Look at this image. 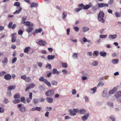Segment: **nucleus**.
<instances>
[{"instance_id": "obj_16", "label": "nucleus", "mask_w": 121, "mask_h": 121, "mask_svg": "<svg viewBox=\"0 0 121 121\" xmlns=\"http://www.w3.org/2000/svg\"><path fill=\"white\" fill-rule=\"evenodd\" d=\"M16 87V86H8V90L10 91L12 90H14Z\"/></svg>"}, {"instance_id": "obj_35", "label": "nucleus", "mask_w": 121, "mask_h": 121, "mask_svg": "<svg viewBox=\"0 0 121 121\" xmlns=\"http://www.w3.org/2000/svg\"><path fill=\"white\" fill-rule=\"evenodd\" d=\"M14 98L15 99H18L20 97V95L19 93H17L14 96Z\"/></svg>"}, {"instance_id": "obj_28", "label": "nucleus", "mask_w": 121, "mask_h": 121, "mask_svg": "<svg viewBox=\"0 0 121 121\" xmlns=\"http://www.w3.org/2000/svg\"><path fill=\"white\" fill-rule=\"evenodd\" d=\"M47 79H45L44 77L43 76L41 77L39 79V80L40 81L42 82H45L46 80Z\"/></svg>"}, {"instance_id": "obj_22", "label": "nucleus", "mask_w": 121, "mask_h": 121, "mask_svg": "<svg viewBox=\"0 0 121 121\" xmlns=\"http://www.w3.org/2000/svg\"><path fill=\"white\" fill-rule=\"evenodd\" d=\"M107 54V53L106 52H100V56L103 57H105Z\"/></svg>"}, {"instance_id": "obj_4", "label": "nucleus", "mask_w": 121, "mask_h": 121, "mask_svg": "<svg viewBox=\"0 0 121 121\" xmlns=\"http://www.w3.org/2000/svg\"><path fill=\"white\" fill-rule=\"evenodd\" d=\"M86 112V110L83 108L81 109L80 110L76 108V113H78L80 114H84Z\"/></svg>"}, {"instance_id": "obj_19", "label": "nucleus", "mask_w": 121, "mask_h": 121, "mask_svg": "<svg viewBox=\"0 0 121 121\" xmlns=\"http://www.w3.org/2000/svg\"><path fill=\"white\" fill-rule=\"evenodd\" d=\"M115 96L117 98L121 97V91H119L115 94Z\"/></svg>"}, {"instance_id": "obj_36", "label": "nucleus", "mask_w": 121, "mask_h": 121, "mask_svg": "<svg viewBox=\"0 0 121 121\" xmlns=\"http://www.w3.org/2000/svg\"><path fill=\"white\" fill-rule=\"evenodd\" d=\"M91 64L93 66H96L98 65V63L97 61H95Z\"/></svg>"}, {"instance_id": "obj_49", "label": "nucleus", "mask_w": 121, "mask_h": 121, "mask_svg": "<svg viewBox=\"0 0 121 121\" xmlns=\"http://www.w3.org/2000/svg\"><path fill=\"white\" fill-rule=\"evenodd\" d=\"M13 24L12 22H10L8 26V27L9 28H11L12 27V26Z\"/></svg>"}, {"instance_id": "obj_42", "label": "nucleus", "mask_w": 121, "mask_h": 121, "mask_svg": "<svg viewBox=\"0 0 121 121\" xmlns=\"http://www.w3.org/2000/svg\"><path fill=\"white\" fill-rule=\"evenodd\" d=\"M107 36V35H100L99 36V37L100 39L102 38H105Z\"/></svg>"}, {"instance_id": "obj_45", "label": "nucleus", "mask_w": 121, "mask_h": 121, "mask_svg": "<svg viewBox=\"0 0 121 121\" xmlns=\"http://www.w3.org/2000/svg\"><path fill=\"white\" fill-rule=\"evenodd\" d=\"M118 62V60H117L114 59L112 60V62L114 64H117Z\"/></svg>"}, {"instance_id": "obj_62", "label": "nucleus", "mask_w": 121, "mask_h": 121, "mask_svg": "<svg viewBox=\"0 0 121 121\" xmlns=\"http://www.w3.org/2000/svg\"><path fill=\"white\" fill-rule=\"evenodd\" d=\"M113 1L114 0H110L108 2V3L110 4H111L113 3Z\"/></svg>"}, {"instance_id": "obj_56", "label": "nucleus", "mask_w": 121, "mask_h": 121, "mask_svg": "<svg viewBox=\"0 0 121 121\" xmlns=\"http://www.w3.org/2000/svg\"><path fill=\"white\" fill-rule=\"evenodd\" d=\"M38 99H34V102L35 104H37L38 103Z\"/></svg>"}, {"instance_id": "obj_14", "label": "nucleus", "mask_w": 121, "mask_h": 121, "mask_svg": "<svg viewBox=\"0 0 121 121\" xmlns=\"http://www.w3.org/2000/svg\"><path fill=\"white\" fill-rule=\"evenodd\" d=\"M19 110L21 112H24L26 111V109L25 107L22 106L19 108Z\"/></svg>"}, {"instance_id": "obj_59", "label": "nucleus", "mask_w": 121, "mask_h": 121, "mask_svg": "<svg viewBox=\"0 0 121 121\" xmlns=\"http://www.w3.org/2000/svg\"><path fill=\"white\" fill-rule=\"evenodd\" d=\"M94 53L96 56H97L99 54L98 52L97 51H94Z\"/></svg>"}, {"instance_id": "obj_30", "label": "nucleus", "mask_w": 121, "mask_h": 121, "mask_svg": "<svg viewBox=\"0 0 121 121\" xmlns=\"http://www.w3.org/2000/svg\"><path fill=\"white\" fill-rule=\"evenodd\" d=\"M89 30V28L87 27H84L82 28V30L84 32H87Z\"/></svg>"}, {"instance_id": "obj_1", "label": "nucleus", "mask_w": 121, "mask_h": 121, "mask_svg": "<svg viewBox=\"0 0 121 121\" xmlns=\"http://www.w3.org/2000/svg\"><path fill=\"white\" fill-rule=\"evenodd\" d=\"M104 13L102 11H100L98 14V19L99 21L103 23L105 22V20L104 19Z\"/></svg>"}, {"instance_id": "obj_48", "label": "nucleus", "mask_w": 121, "mask_h": 121, "mask_svg": "<svg viewBox=\"0 0 121 121\" xmlns=\"http://www.w3.org/2000/svg\"><path fill=\"white\" fill-rule=\"evenodd\" d=\"M25 80L27 82H30L31 80L30 78L29 77H26Z\"/></svg>"}, {"instance_id": "obj_31", "label": "nucleus", "mask_w": 121, "mask_h": 121, "mask_svg": "<svg viewBox=\"0 0 121 121\" xmlns=\"http://www.w3.org/2000/svg\"><path fill=\"white\" fill-rule=\"evenodd\" d=\"M67 13L65 11L63 12L62 15V18L63 19H65L66 17Z\"/></svg>"}, {"instance_id": "obj_15", "label": "nucleus", "mask_w": 121, "mask_h": 121, "mask_svg": "<svg viewBox=\"0 0 121 121\" xmlns=\"http://www.w3.org/2000/svg\"><path fill=\"white\" fill-rule=\"evenodd\" d=\"M22 9V8L20 7H19L18 8V9L16 10L15 12L13 13V14H18L21 11Z\"/></svg>"}, {"instance_id": "obj_47", "label": "nucleus", "mask_w": 121, "mask_h": 121, "mask_svg": "<svg viewBox=\"0 0 121 121\" xmlns=\"http://www.w3.org/2000/svg\"><path fill=\"white\" fill-rule=\"evenodd\" d=\"M115 14L116 16L117 17H120V14L119 13L116 12L115 13Z\"/></svg>"}, {"instance_id": "obj_34", "label": "nucleus", "mask_w": 121, "mask_h": 121, "mask_svg": "<svg viewBox=\"0 0 121 121\" xmlns=\"http://www.w3.org/2000/svg\"><path fill=\"white\" fill-rule=\"evenodd\" d=\"M35 84L34 83H31L30 84H28V87L30 88H32L35 87Z\"/></svg>"}, {"instance_id": "obj_12", "label": "nucleus", "mask_w": 121, "mask_h": 121, "mask_svg": "<svg viewBox=\"0 0 121 121\" xmlns=\"http://www.w3.org/2000/svg\"><path fill=\"white\" fill-rule=\"evenodd\" d=\"M16 33H15L12 34L11 35V36L12 37V43H14L16 41V36H15L16 35Z\"/></svg>"}, {"instance_id": "obj_29", "label": "nucleus", "mask_w": 121, "mask_h": 121, "mask_svg": "<svg viewBox=\"0 0 121 121\" xmlns=\"http://www.w3.org/2000/svg\"><path fill=\"white\" fill-rule=\"evenodd\" d=\"M44 82L48 87H50L51 86V83L50 82L48 81L47 79Z\"/></svg>"}, {"instance_id": "obj_6", "label": "nucleus", "mask_w": 121, "mask_h": 121, "mask_svg": "<svg viewBox=\"0 0 121 121\" xmlns=\"http://www.w3.org/2000/svg\"><path fill=\"white\" fill-rule=\"evenodd\" d=\"M98 7L99 8H101L104 7H108L109 5L108 4L103 3H98Z\"/></svg>"}, {"instance_id": "obj_57", "label": "nucleus", "mask_w": 121, "mask_h": 121, "mask_svg": "<svg viewBox=\"0 0 121 121\" xmlns=\"http://www.w3.org/2000/svg\"><path fill=\"white\" fill-rule=\"evenodd\" d=\"M39 100L41 102H43L45 100V99L44 98H41L39 99Z\"/></svg>"}, {"instance_id": "obj_51", "label": "nucleus", "mask_w": 121, "mask_h": 121, "mask_svg": "<svg viewBox=\"0 0 121 121\" xmlns=\"http://www.w3.org/2000/svg\"><path fill=\"white\" fill-rule=\"evenodd\" d=\"M26 77V76L25 75H22L21 77V78L23 80H25Z\"/></svg>"}, {"instance_id": "obj_61", "label": "nucleus", "mask_w": 121, "mask_h": 121, "mask_svg": "<svg viewBox=\"0 0 121 121\" xmlns=\"http://www.w3.org/2000/svg\"><path fill=\"white\" fill-rule=\"evenodd\" d=\"M23 33V31L21 30H20L18 31V34L19 35H22Z\"/></svg>"}, {"instance_id": "obj_23", "label": "nucleus", "mask_w": 121, "mask_h": 121, "mask_svg": "<svg viewBox=\"0 0 121 121\" xmlns=\"http://www.w3.org/2000/svg\"><path fill=\"white\" fill-rule=\"evenodd\" d=\"M55 57V56L54 55H48V60H50L53 59Z\"/></svg>"}, {"instance_id": "obj_18", "label": "nucleus", "mask_w": 121, "mask_h": 121, "mask_svg": "<svg viewBox=\"0 0 121 121\" xmlns=\"http://www.w3.org/2000/svg\"><path fill=\"white\" fill-rule=\"evenodd\" d=\"M38 4H37L34 2L31 3L30 7L31 8H32L33 7H36L38 6Z\"/></svg>"}, {"instance_id": "obj_26", "label": "nucleus", "mask_w": 121, "mask_h": 121, "mask_svg": "<svg viewBox=\"0 0 121 121\" xmlns=\"http://www.w3.org/2000/svg\"><path fill=\"white\" fill-rule=\"evenodd\" d=\"M59 72L57 71L56 69H53L52 73L53 74H58L59 73Z\"/></svg>"}, {"instance_id": "obj_50", "label": "nucleus", "mask_w": 121, "mask_h": 121, "mask_svg": "<svg viewBox=\"0 0 121 121\" xmlns=\"http://www.w3.org/2000/svg\"><path fill=\"white\" fill-rule=\"evenodd\" d=\"M97 88L96 87H95L93 88H91V89L90 90L91 91H94V93L95 92H96V89Z\"/></svg>"}, {"instance_id": "obj_63", "label": "nucleus", "mask_w": 121, "mask_h": 121, "mask_svg": "<svg viewBox=\"0 0 121 121\" xmlns=\"http://www.w3.org/2000/svg\"><path fill=\"white\" fill-rule=\"evenodd\" d=\"M82 8L81 7H79L78 8L76 9V12H78L80 10L82 9Z\"/></svg>"}, {"instance_id": "obj_24", "label": "nucleus", "mask_w": 121, "mask_h": 121, "mask_svg": "<svg viewBox=\"0 0 121 121\" xmlns=\"http://www.w3.org/2000/svg\"><path fill=\"white\" fill-rule=\"evenodd\" d=\"M33 29V28L29 27L26 29V31L28 33H29L32 31Z\"/></svg>"}, {"instance_id": "obj_32", "label": "nucleus", "mask_w": 121, "mask_h": 121, "mask_svg": "<svg viewBox=\"0 0 121 121\" xmlns=\"http://www.w3.org/2000/svg\"><path fill=\"white\" fill-rule=\"evenodd\" d=\"M45 68L46 69H51L52 68L51 65L48 63L46 65Z\"/></svg>"}, {"instance_id": "obj_10", "label": "nucleus", "mask_w": 121, "mask_h": 121, "mask_svg": "<svg viewBox=\"0 0 121 121\" xmlns=\"http://www.w3.org/2000/svg\"><path fill=\"white\" fill-rule=\"evenodd\" d=\"M89 114L88 113L86 114L85 115L82 117L81 119L83 121H85L87 120L89 116Z\"/></svg>"}, {"instance_id": "obj_43", "label": "nucleus", "mask_w": 121, "mask_h": 121, "mask_svg": "<svg viewBox=\"0 0 121 121\" xmlns=\"http://www.w3.org/2000/svg\"><path fill=\"white\" fill-rule=\"evenodd\" d=\"M62 66L63 67L66 68L67 67V64L66 63L63 62L62 63Z\"/></svg>"}, {"instance_id": "obj_7", "label": "nucleus", "mask_w": 121, "mask_h": 121, "mask_svg": "<svg viewBox=\"0 0 121 121\" xmlns=\"http://www.w3.org/2000/svg\"><path fill=\"white\" fill-rule=\"evenodd\" d=\"M79 7H82L84 9H87L90 8V6L88 5H84L83 4H81L78 5Z\"/></svg>"}, {"instance_id": "obj_37", "label": "nucleus", "mask_w": 121, "mask_h": 121, "mask_svg": "<svg viewBox=\"0 0 121 121\" xmlns=\"http://www.w3.org/2000/svg\"><path fill=\"white\" fill-rule=\"evenodd\" d=\"M104 83L101 81H100L99 82L97 86V87L99 86H102L104 85Z\"/></svg>"}, {"instance_id": "obj_60", "label": "nucleus", "mask_w": 121, "mask_h": 121, "mask_svg": "<svg viewBox=\"0 0 121 121\" xmlns=\"http://www.w3.org/2000/svg\"><path fill=\"white\" fill-rule=\"evenodd\" d=\"M42 109V108L40 107H36V110L38 111H40Z\"/></svg>"}, {"instance_id": "obj_17", "label": "nucleus", "mask_w": 121, "mask_h": 121, "mask_svg": "<svg viewBox=\"0 0 121 121\" xmlns=\"http://www.w3.org/2000/svg\"><path fill=\"white\" fill-rule=\"evenodd\" d=\"M30 47H27L25 48L24 51V52L26 53H28L30 51Z\"/></svg>"}, {"instance_id": "obj_5", "label": "nucleus", "mask_w": 121, "mask_h": 121, "mask_svg": "<svg viewBox=\"0 0 121 121\" xmlns=\"http://www.w3.org/2000/svg\"><path fill=\"white\" fill-rule=\"evenodd\" d=\"M117 90V87H114L112 89L110 90L108 94L109 95L115 93Z\"/></svg>"}, {"instance_id": "obj_40", "label": "nucleus", "mask_w": 121, "mask_h": 121, "mask_svg": "<svg viewBox=\"0 0 121 121\" xmlns=\"http://www.w3.org/2000/svg\"><path fill=\"white\" fill-rule=\"evenodd\" d=\"M14 5L17 7H19L20 6V3L18 2H15L14 4Z\"/></svg>"}, {"instance_id": "obj_46", "label": "nucleus", "mask_w": 121, "mask_h": 121, "mask_svg": "<svg viewBox=\"0 0 121 121\" xmlns=\"http://www.w3.org/2000/svg\"><path fill=\"white\" fill-rule=\"evenodd\" d=\"M17 59L16 57L13 58L12 60V64L14 63L16 61Z\"/></svg>"}, {"instance_id": "obj_11", "label": "nucleus", "mask_w": 121, "mask_h": 121, "mask_svg": "<svg viewBox=\"0 0 121 121\" xmlns=\"http://www.w3.org/2000/svg\"><path fill=\"white\" fill-rule=\"evenodd\" d=\"M4 78L6 80H10L11 78V76L10 74H6L4 75Z\"/></svg>"}, {"instance_id": "obj_2", "label": "nucleus", "mask_w": 121, "mask_h": 121, "mask_svg": "<svg viewBox=\"0 0 121 121\" xmlns=\"http://www.w3.org/2000/svg\"><path fill=\"white\" fill-rule=\"evenodd\" d=\"M54 90H50L46 91L45 94V95L48 97H52L54 95Z\"/></svg>"}, {"instance_id": "obj_3", "label": "nucleus", "mask_w": 121, "mask_h": 121, "mask_svg": "<svg viewBox=\"0 0 121 121\" xmlns=\"http://www.w3.org/2000/svg\"><path fill=\"white\" fill-rule=\"evenodd\" d=\"M108 89L107 88H105L104 89L103 91L102 94V96L103 97H105L108 98L109 97L108 95H107Z\"/></svg>"}, {"instance_id": "obj_53", "label": "nucleus", "mask_w": 121, "mask_h": 121, "mask_svg": "<svg viewBox=\"0 0 121 121\" xmlns=\"http://www.w3.org/2000/svg\"><path fill=\"white\" fill-rule=\"evenodd\" d=\"M107 104L110 106H112L113 105V103L109 101L107 102Z\"/></svg>"}, {"instance_id": "obj_9", "label": "nucleus", "mask_w": 121, "mask_h": 121, "mask_svg": "<svg viewBox=\"0 0 121 121\" xmlns=\"http://www.w3.org/2000/svg\"><path fill=\"white\" fill-rule=\"evenodd\" d=\"M46 100L48 103L51 104L53 103V99L51 97H48L46 98Z\"/></svg>"}, {"instance_id": "obj_20", "label": "nucleus", "mask_w": 121, "mask_h": 121, "mask_svg": "<svg viewBox=\"0 0 121 121\" xmlns=\"http://www.w3.org/2000/svg\"><path fill=\"white\" fill-rule=\"evenodd\" d=\"M8 61L7 58L5 57L4 58L3 60L2 61V62L4 64H7L8 62Z\"/></svg>"}, {"instance_id": "obj_38", "label": "nucleus", "mask_w": 121, "mask_h": 121, "mask_svg": "<svg viewBox=\"0 0 121 121\" xmlns=\"http://www.w3.org/2000/svg\"><path fill=\"white\" fill-rule=\"evenodd\" d=\"M23 24L24 25L28 26H29L30 25V22L29 21L24 22Z\"/></svg>"}, {"instance_id": "obj_25", "label": "nucleus", "mask_w": 121, "mask_h": 121, "mask_svg": "<svg viewBox=\"0 0 121 121\" xmlns=\"http://www.w3.org/2000/svg\"><path fill=\"white\" fill-rule=\"evenodd\" d=\"M51 83L53 85L55 86H57L58 83L55 80H52L51 82Z\"/></svg>"}, {"instance_id": "obj_54", "label": "nucleus", "mask_w": 121, "mask_h": 121, "mask_svg": "<svg viewBox=\"0 0 121 121\" xmlns=\"http://www.w3.org/2000/svg\"><path fill=\"white\" fill-rule=\"evenodd\" d=\"M6 73V72L3 71L0 72V76H2Z\"/></svg>"}, {"instance_id": "obj_64", "label": "nucleus", "mask_w": 121, "mask_h": 121, "mask_svg": "<svg viewBox=\"0 0 121 121\" xmlns=\"http://www.w3.org/2000/svg\"><path fill=\"white\" fill-rule=\"evenodd\" d=\"M52 109V107H47L46 108V109L48 111H50Z\"/></svg>"}, {"instance_id": "obj_13", "label": "nucleus", "mask_w": 121, "mask_h": 121, "mask_svg": "<svg viewBox=\"0 0 121 121\" xmlns=\"http://www.w3.org/2000/svg\"><path fill=\"white\" fill-rule=\"evenodd\" d=\"M117 35L115 34L114 35H110L109 36V39H114L117 37Z\"/></svg>"}, {"instance_id": "obj_27", "label": "nucleus", "mask_w": 121, "mask_h": 121, "mask_svg": "<svg viewBox=\"0 0 121 121\" xmlns=\"http://www.w3.org/2000/svg\"><path fill=\"white\" fill-rule=\"evenodd\" d=\"M83 41L84 42H87L88 43H90L91 42V41L90 40L87 39L85 37H83L82 39Z\"/></svg>"}, {"instance_id": "obj_58", "label": "nucleus", "mask_w": 121, "mask_h": 121, "mask_svg": "<svg viewBox=\"0 0 121 121\" xmlns=\"http://www.w3.org/2000/svg\"><path fill=\"white\" fill-rule=\"evenodd\" d=\"M70 29L69 28H68L67 30V34L66 35H67L69 36V32L70 31Z\"/></svg>"}, {"instance_id": "obj_52", "label": "nucleus", "mask_w": 121, "mask_h": 121, "mask_svg": "<svg viewBox=\"0 0 121 121\" xmlns=\"http://www.w3.org/2000/svg\"><path fill=\"white\" fill-rule=\"evenodd\" d=\"M4 102L5 104H7L8 102V99H7L4 98L3 101Z\"/></svg>"}, {"instance_id": "obj_55", "label": "nucleus", "mask_w": 121, "mask_h": 121, "mask_svg": "<svg viewBox=\"0 0 121 121\" xmlns=\"http://www.w3.org/2000/svg\"><path fill=\"white\" fill-rule=\"evenodd\" d=\"M109 118L112 120V121H115V119L114 118L113 116H111L109 117Z\"/></svg>"}, {"instance_id": "obj_39", "label": "nucleus", "mask_w": 121, "mask_h": 121, "mask_svg": "<svg viewBox=\"0 0 121 121\" xmlns=\"http://www.w3.org/2000/svg\"><path fill=\"white\" fill-rule=\"evenodd\" d=\"M13 102L14 104H17L19 103L20 102V100L18 99H15L13 101Z\"/></svg>"}, {"instance_id": "obj_33", "label": "nucleus", "mask_w": 121, "mask_h": 121, "mask_svg": "<svg viewBox=\"0 0 121 121\" xmlns=\"http://www.w3.org/2000/svg\"><path fill=\"white\" fill-rule=\"evenodd\" d=\"M42 31V30L41 28H39V29H36L35 30V32L36 33H40Z\"/></svg>"}, {"instance_id": "obj_41", "label": "nucleus", "mask_w": 121, "mask_h": 121, "mask_svg": "<svg viewBox=\"0 0 121 121\" xmlns=\"http://www.w3.org/2000/svg\"><path fill=\"white\" fill-rule=\"evenodd\" d=\"M21 101L22 102L25 103H26V101L25 100V98L24 97H22L21 98Z\"/></svg>"}, {"instance_id": "obj_44", "label": "nucleus", "mask_w": 121, "mask_h": 121, "mask_svg": "<svg viewBox=\"0 0 121 121\" xmlns=\"http://www.w3.org/2000/svg\"><path fill=\"white\" fill-rule=\"evenodd\" d=\"M98 9V7L97 5L93 6L92 7V9L95 11Z\"/></svg>"}, {"instance_id": "obj_8", "label": "nucleus", "mask_w": 121, "mask_h": 121, "mask_svg": "<svg viewBox=\"0 0 121 121\" xmlns=\"http://www.w3.org/2000/svg\"><path fill=\"white\" fill-rule=\"evenodd\" d=\"M69 112L70 115L75 116L76 114V109L74 108L73 110L69 109Z\"/></svg>"}, {"instance_id": "obj_21", "label": "nucleus", "mask_w": 121, "mask_h": 121, "mask_svg": "<svg viewBox=\"0 0 121 121\" xmlns=\"http://www.w3.org/2000/svg\"><path fill=\"white\" fill-rule=\"evenodd\" d=\"M45 41L42 40H40L38 42V43L39 45L43 46L45 45Z\"/></svg>"}]
</instances>
